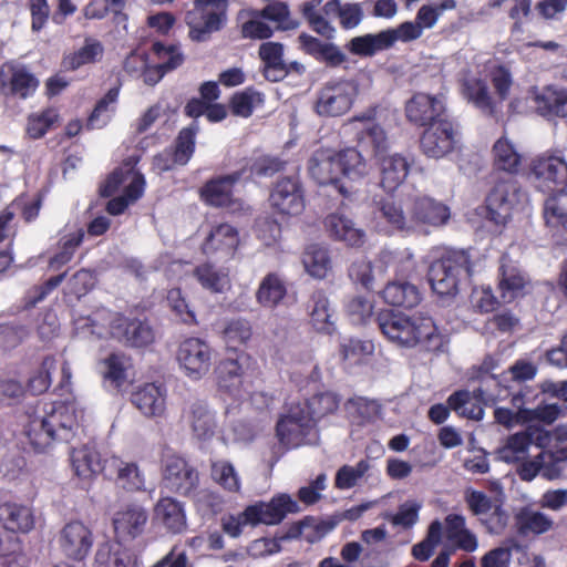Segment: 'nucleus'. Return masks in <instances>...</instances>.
Returning a JSON list of instances; mask_svg holds the SVG:
<instances>
[{"mask_svg":"<svg viewBox=\"0 0 567 567\" xmlns=\"http://www.w3.org/2000/svg\"><path fill=\"white\" fill-rule=\"evenodd\" d=\"M532 175L542 192L554 193L544 204L546 227L556 245H567V159L561 152L533 161Z\"/></svg>","mask_w":567,"mask_h":567,"instance_id":"1","label":"nucleus"},{"mask_svg":"<svg viewBox=\"0 0 567 567\" xmlns=\"http://www.w3.org/2000/svg\"><path fill=\"white\" fill-rule=\"evenodd\" d=\"M23 427L30 445L42 452L55 441L69 442L79 424L73 404L50 402L28 411Z\"/></svg>","mask_w":567,"mask_h":567,"instance_id":"2","label":"nucleus"},{"mask_svg":"<svg viewBox=\"0 0 567 567\" xmlns=\"http://www.w3.org/2000/svg\"><path fill=\"white\" fill-rule=\"evenodd\" d=\"M74 331L84 339H100L110 334L130 347H145L154 341L152 327L143 320L112 313L102 308L90 316L74 318Z\"/></svg>","mask_w":567,"mask_h":567,"instance_id":"3","label":"nucleus"},{"mask_svg":"<svg viewBox=\"0 0 567 567\" xmlns=\"http://www.w3.org/2000/svg\"><path fill=\"white\" fill-rule=\"evenodd\" d=\"M382 334L393 344L401 348H413L424 344L427 349H436L442 339L431 317L422 315L409 316L400 311H383L377 317Z\"/></svg>","mask_w":567,"mask_h":567,"instance_id":"4","label":"nucleus"},{"mask_svg":"<svg viewBox=\"0 0 567 567\" xmlns=\"http://www.w3.org/2000/svg\"><path fill=\"white\" fill-rule=\"evenodd\" d=\"M472 267L465 250H447L434 260L427 271V280L432 290L441 296H455L462 277H470Z\"/></svg>","mask_w":567,"mask_h":567,"instance_id":"5","label":"nucleus"},{"mask_svg":"<svg viewBox=\"0 0 567 567\" xmlns=\"http://www.w3.org/2000/svg\"><path fill=\"white\" fill-rule=\"evenodd\" d=\"M360 93V84L351 78H337L327 81L316 92L313 111L320 117H340L354 105Z\"/></svg>","mask_w":567,"mask_h":567,"instance_id":"6","label":"nucleus"},{"mask_svg":"<svg viewBox=\"0 0 567 567\" xmlns=\"http://www.w3.org/2000/svg\"><path fill=\"white\" fill-rule=\"evenodd\" d=\"M276 432L280 443L288 449L316 445L320 440L317 425L300 403L290 406L278 420Z\"/></svg>","mask_w":567,"mask_h":567,"instance_id":"7","label":"nucleus"},{"mask_svg":"<svg viewBox=\"0 0 567 567\" xmlns=\"http://www.w3.org/2000/svg\"><path fill=\"white\" fill-rule=\"evenodd\" d=\"M527 200L517 181L509 178L498 182L486 198L485 218L496 226H505L512 213Z\"/></svg>","mask_w":567,"mask_h":567,"instance_id":"8","label":"nucleus"},{"mask_svg":"<svg viewBox=\"0 0 567 567\" xmlns=\"http://www.w3.org/2000/svg\"><path fill=\"white\" fill-rule=\"evenodd\" d=\"M248 361L245 352H236L235 357H226L215 369L217 390L220 394L240 400L248 393Z\"/></svg>","mask_w":567,"mask_h":567,"instance_id":"9","label":"nucleus"},{"mask_svg":"<svg viewBox=\"0 0 567 567\" xmlns=\"http://www.w3.org/2000/svg\"><path fill=\"white\" fill-rule=\"evenodd\" d=\"M277 30H293L299 23L290 17L288 6L282 2L268 4L259 14L246 21L241 27L244 38L264 40Z\"/></svg>","mask_w":567,"mask_h":567,"instance_id":"10","label":"nucleus"},{"mask_svg":"<svg viewBox=\"0 0 567 567\" xmlns=\"http://www.w3.org/2000/svg\"><path fill=\"white\" fill-rule=\"evenodd\" d=\"M461 133L457 123L445 116L434 121L421 136V150L430 158H442L460 144Z\"/></svg>","mask_w":567,"mask_h":567,"instance_id":"11","label":"nucleus"},{"mask_svg":"<svg viewBox=\"0 0 567 567\" xmlns=\"http://www.w3.org/2000/svg\"><path fill=\"white\" fill-rule=\"evenodd\" d=\"M225 20V0H195L193 9L185 14L189 37L204 41L207 35L221 28Z\"/></svg>","mask_w":567,"mask_h":567,"instance_id":"12","label":"nucleus"},{"mask_svg":"<svg viewBox=\"0 0 567 567\" xmlns=\"http://www.w3.org/2000/svg\"><path fill=\"white\" fill-rule=\"evenodd\" d=\"M163 483L166 488L182 496H209L208 491L196 493L199 484L197 470L185 458L172 455L164 460Z\"/></svg>","mask_w":567,"mask_h":567,"instance_id":"13","label":"nucleus"},{"mask_svg":"<svg viewBox=\"0 0 567 567\" xmlns=\"http://www.w3.org/2000/svg\"><path fill=\"white\" fill-rule=\"evenodd\" d=\"M373 218L378 231L385 234H413L410 203L404 206L401 202L381 198L374 202Z\"/></svg>","mask_w":567,"mask_h":567,"instance_id":"14","label":"nucleus"},{"mask_svg":"<svg viewBox=\"0 0 567 567\" xmlns=\"http://www.w3.org/2000/svg\"><path fill=\"white\" fill-rule=\"evenodd\" d=\"M494 385H501V380L496 375H491L483 380V384L474 391L460 390L450 395L447 404L458 415L480 421L484 416L483 405L495 404L497 401H488L481 392H495Z\"/></svg>","mask_w":567,"mask_h":567,"instance_id":"15","label":"nucleus"},{"mask_svg":"<svg viewBox=\"0 0 567 567\" xmlns=\"http://www.w3.org/2000/svg\"><path fill=\"white\" fill-rule=\"evenodd\" d=\"M298 503L288 494L275 496L270 502H256L245 508L241 517L245 524H279L288 513H297Z\"/></svg>","mask_w":567,"mask_h":567,"instance_id":"16","label":"nucleus"},{"mask_svg":"<svg viewBox=\"0 0 567 567\" xmlns=\"http://www.w3.org/2000/svg\"><path fill=\"white\" fill-rule=\"evenodd\" d=\"M213 350L200 338H187L178 347L177 360L184 373L192 380H200L212 365Z\"/></svg>","mask_w":567,"mask_h":567,"instance_id":"17","label":"nucleus"},{"mask_svg":"<svg viewBox=\"0 0 567 567\" xmlns=\"http://www.w3.org/2000/svg\"><path fill=\"white\" fill-rule=\"evenodd\" d=\"M39 87V80L29 68L17 61H8L0 68V89L6 96L25 100Z\"/></svg>","mask_w":567,"mask_h":567,"instance_id":"18","label":"nucleus"},{"mask_svg":"<svg viewBox=\"0 0 567 567\" xmlns=\"http://www.w3.org/2000/svg\"><path fill=\"white\" fill-rule=\"evenodd\" d=\"M501 380V385H494L495 392H481L488 401H505L509 399L511 405L514 410L518 411L522 421L533 409L529 405L534 404L538 398V391L526 384H507L508 379L505 374L496 375Z\"/></svg>","mask_w":567,"mask_h":567,"instance_id":"19","label":"nucleus"},{"mask_svg":"<svg viewBox=\"0 0 567 567\" xmlns=\"http://www.w3.org/2000/svg\"><path fill=\"white\" fill-rule=\"evenodd\" d=\"M182 421L189 427L193 436L203 442L209 441L217 429L216 412L200 399L186 403L182 412Z\"/></svg>","mask_w":567,"mask_h":567,"instance_id":"20","label":"nucleus"},{"mask_svg":"<svg viewBox=\"0 0 567 567\" xmlns=\"http://www.w3.org/2000/svg\"><path fill=\"white\" fill-rule=\"evenodd\" d=\"M543 439H547V433L535 427H528L525 431L514 433L496 449V460L507 464L525 461L530 445L542 446Z\"/></svg>","mask_w":567,"mask_h":567,"instance_id":"21","label":"nucleus"},{"mask_svg":"<svg viewBox=\"0 0 567 567\" xmlns=\"http://www.w3.org/2000/svg\"><path fill=\"white\" fill-rule=\"evenodd\" d=\"M58 544L68 558L82 560L92 549L93 534L82 522L72 520L60 530Z\"/></svg>","mask_w":567,"mask_h":567,"instance_id":"22","label":"nucleus"},{"mask_svg":"<svg viewBox=\"0 0 567 567\" xmlns=\"http://www.w3.org/2000/svg\"><path fill=\"white\" fill-rule=\"evenodd\" d=\"M308 172L319 185H333L344 197L352 193L340 178L337 155L331 150L315 151L308 161Z\"/></svg>","mask_w":567,"mask_h":567,"instance_id":"23","label":"nucleus"},{"mask_svg":"<svg viewBox=\"0 0 567 567\" xmlns=\"http://www.w3.org/2000/svg\"><path fill=\"white\" fill-rule=\"evenodd\" d=\"M445 111L443 95L416 93L405 104L408 120L419 126L431 125L434 121L447 116Z\"/></svg>","mask_w":567,"mask_h":567,"instance_id":"24","label":"nucleus"},{"mask_svg":"<svg viewBox=\"0 0 567 567\" xmlns=\"http://www.w3.org/2000/svg\"><path fill=\"white\" fill-rule=\"evenodd\" d=\"M413 233L422 226L442 227L451 217L447 205L429 196L415 197L410 203Z\"/></svg>","mask_w":567,"mask_h":567,"instance_id":"25","label":"nucleus"},{"mask_svg":"<svg viewBox=\"0 0 567 567\" xmlns=\"http://www.w3.org/2000/svg\"><path fill=\"white\" fill-rule=\"evenodd\" d=\"M270 203L281 214H300L305 208V199L299 179L286 177L278 181L270 194Z\"/></svg>","mask_w":567,"mask_h":567,"instance_id":"26","label":"nucleus"},{"mask_svg":"<svg viewBox=\"0 0 567 567\" xmlns=\"http://www.w3.org/2000/svg\"><path fill=\"white\" fill-rule=\"evenodd\" d=\"M246 168L237 169L230 174L209 179L200 189L205 203L215 207H229L234 205L233 188L244 179Z\"/></svg>","mask_w":567,"mask_h":567,"instance_id":"27","label":"nucleus"},{"mask_svg":"<svg viewBox=\"0 0 567 567\" xmlns=\"http://www.w3.org/2000/svg\"><path fill=\"white\" fill-rule=\"evenodd\" d=\"M239 244L237 229L229 224L214 226L202 245L206 256L228 259L234 256Z\"/></svg>","mask_w":567,"mask_h":567,"instance_id":"28","label":"nucleus"},{"mask_svg":"<svg viewBox=\"0 0 567 567\" xmlns=\"http://www.w3.org/2000/svg\"><path fill=\"white\" fill-rule=\"evenodd\" d=\"M104 476L115 478L117 484L127 492L143 491L145 477L136 463L124 462L117 456L104 460Z\"/></svg>","mask_w":567,"mask_h":567,"instance_id":"29","label":"nucleus"},{"mask_svg":"<svg viewBox=\"0 0 567 567\" xmlns=\"http://www.w3.org/2000/svg\"><path fill=\"white\" fill-rule=\"evenodd\" d=\"M324 229L329 237L342 241L351 247H360L364 244L365 233L346 214L336 212L329 214L323 220Z\"/></svg>","mask_w":567,"mask_h":567,"instance_id":"30","label":"nucleus"},{"mask_svg":"<svg viewBox=\"0 0 567 567\" xmlns=\"http://www.w3.org/2000/svg\"><path fill=\"white\" fill-rule=\"evenodd\" d=\"M155 520L171 534H182L187 529V516L183 502L171 497H161L154 507Z\"/></svg>","mask_w":567,"mask_h":567,"instance_id":"31","label":"nucleus"},{"mask_svg":"<svg viewBox=\"0 0 567 567\" xmlns=\"http://www.w3.org/2000/svg\"><path fill=\"white\" fill-rule=\"evenodd\" d=\"M167 391L163 384L145 383L133 393L131 401L146 417L162 416L166 410Z\"/></svg>","mask_w":567,"mask_h":567,"instance_id":"32","label":"nucleus"},{"mask_svg":"<svg viewBox=\"0 0 567 567\" xmlns=\"http://www.w3.org/2000/svg\"><path fill=\"white\" fill-rule=\"evenodd\" d=\"M147 520L148 513L142 505L128 504L114 515L115 534L123 539H133L144 532Z\"/></svg>","mask_w":567,"mask_h":567,"instance_id":"33","label":"nucleus"},{"mask_svg":"<svg viewBox=\"0 0 567 567\" xmlns=\"http://www.w3.org/2000/svg\"><path fill=\"white\" fill-rule=\"evenodd\" d=\"M444 535L451 545V550L473 553L478 547L476 535L466 526V519L461 514H449L444 519Z\"/></svg>","mask_w":567,"mask_h":567,"instance_id":"34","label":"nucleus"},{"mask_svg":"<svg viewBox=\"0 0 567 567\" xmlns=\"http://www.w3.org/2000/svg\"><path fill=\"white\" fill-rule=\"evenodd\" d=\"M536 111L539 115L553 117H567V92L551 86L534 87L530 91Z\"/></svg>","mask_w":567,"mask_h":567,"instance_id":"35","label":"nucleus"},{"mask_svg":"<svg viewBox=\"0 0 567 567\" xmlns=\"http://www.w3.org/2000/svg\"><path fill=\"white\" fill-rule=\"evenodd\" d=\"M381 171V187L388 192H394L405 181L410 164L408 159L399 154H385L377 159Z\"/></svg>","mask_w":567,"mask_h":567,"instance_id":"36","label":"nucleus"},{"mask_svg":"<svg viewBox=\"0 0 567 567\" xmlns=\"http://www.w3.org/2000/svg\"><path fill=\"white\" fill-rule=\"evenodd\" d=\"M0 522L12 533H29L34 527L33 509L25 504L4 502L0 504Z\"/></svg>","mask_w":567,"mask_h":567,"instance_id":"37","label":"nucleus"},{"mask_svg":"<svg viewBox=\"0 0 567 567\" xmlns=\"http://www.w3.org/2000/svg\"><path fill=\"white\" fill-rule=\"evenodd\" d=\"M70 458L74 474L80 478L90 480L100 473L104 475V461L94 445L84 444L72 449Z\"/></svg>","mask_w":567,"mask_h":567,"instance_id":"38","label":"nucleus"},{"mask_svg":"<svg viewBox=\"0 0 567 567\" xmlns=\"http://www.w3.org/2000/svg\"><path fill=\"white\" fill-rule=\"evenodd\" d=\"M499 271L501 297L504 302H511L523 295L527 278L507 255L501 258Z\"/></svg>","mask_w":567,"mask_h":567,"instance_id":"39","label":"nucleus"},{"mask_svg":"<svg viewBox=\"0 0 567 567\" xmlns=\"http://www.w3.org/2000/svg\"><path fill=\"white\" fill-rule=\"evenodd\" d=\"M308 310L311 324L317 331L326 334H332L336 331L334 311L324 291H313L308 303Z\"/></svg>","mask_w":567,"mask_h":567,"instance_id":"40","label":"nucleus"},{"mask_svg":"<svg viewBox=\"0 0 567 567\" xmlns=\"http://www.w3.org/2000/svg\"><path fill=\"white\" fill-rule=\"evenodd\" d=\"M515 527L519 535H542L550 530L554 520L547 514L534 509L532 506L520 507L514 516Z\"/></svg>","mask_w":567,"mask_h":567,"instance_id":"41","label":"nucleus"},{"mask_svg":"<svg viewBox=\"0 0 567 567\" xmlns=\"http://www.w3.org/2000/svg\"><path fill=\"white\" fill-rule=\"evenodd\" d=\"M259 55L265 63L264 75L268 81L278 82L287 76L288 68L284 61L281 43L264 42L259 48Z\"/></svg>","mask_w":567,"mask_h":567,"instance_id":"42","label":"nucleus"},{"mask_svg":"<svg viewBox=\"0 0 567 567\" xmlns=\"http://www.w3.org/2000/svg\"><path fill=\"white\" fill-rule=\"evenodd\" d=\"M393 47V38L385 30L352 38L346 45L348 51L359 56H373Z\"/></svg>","mask_w":567,"mask_h":567,"instance_id":"43","label":"nucleus"},{"mask_svg":"<svg viewBox=\"0 0 567 567\" xmlns=\"http://www.w3.org/2000/svg\"><path fill=\"white\" fill-rule=\"evenodd\" d=\"M383 300L393 307L413 308L421 301L419 288L404 280L389 282L382 290Z\"/></svg>","mask_w":567,"mask_h":567,"instance_id":"44","label":"nucleus"},{"mask_svg":"<svg viewBox=\"0 0 567 567\" xmlns=\"http://www.w3.org/2000/svg\"><path fill=\"white\" fill-rule=\"evenodd\" d=\"M287 287L284 279L276 272L266 275L256 291L257 302L266 309H275L285 299Z\"/></svg>","mask_w":567,"mask_h":567,"instance_id":"45","label":"nucleus"},{"mask_svg":"<svg viewBox=\"0 0 567 567\" xmlns=\"http://www.w3.org/2000/svg\"><path fill=\"white\" fill-rule=\"evenodd\" d=\"M340 178L344 177L350 181H360L369 173V166L355 147H347L336 153Z\"/></svg>","mask_w":567,"mask_h":567,"instance_id":"46","label":"nucleus"},{"mask_svg":"<svg viewBox=\"0 0 567 567\" xmlns=\"http://www.w3.org/2000/svg\"><path fill=\"white\" fill-rule=\"evenodd\" d=\"M328 18H338L340 25L346 30L357 28L363 20V8L360 3H342L340 0H329L322 7Z\"/></svg>","mask_w":567,"mask_h":567,"instance_id":"47","label":"nucleus"},{"mask_svg":"<svg viewBox=\"0 0 567 567\" xmlns=\"http://www.w3.org/2000/svg\"><path fill=\"white\" fill-rule=\"evenodd\" d=\"M355 128V138L362 150L371 152L375 159L388 154L390 147L389 138L380 124Z\"/></svg>","mask_w":567,"mask_h":567,"instance_id":"48","label":"nucleus"},{"mask_svg":"<svg viewBox=\"0 0 567 567\" xmlns=\"http://www.w3.org/2000/svg\"><path fill=\"white\" fill-rule=\"evenodd\" d=\"M96 567H136L133 554L120 544L103 543L95 554Z\"/></svg>","mask_w":567,"mask_h":567,"instance_id":"49","label":"nucleus"},{"mask_svg":"<svg viewBox=\"0 0 567 567\" xmlns=\"http://www.w3.org/2000/svg\"><path fill=\"white\" fill-rule=\"evenodd\" d=\"M493 164L498 171L509 174L518 172L522 164V155L516 146L507 137L498 138L493 146Z\"/></svg>","mask_w":567,"mask_h":567,"instance_id":"50","label":"nucleus"},{"mask_svg":"<svg viewBox=\"0 0 567 567\" xmlns=\"http://www.w3.org/2000/svg\"><path fill=\"white\" fill-rule=\"evenodd\" d=\"M103 53L104 48L99 40L86 38L83 47L63 58L62 65L68 71H75L85 64L97 62Z\"/></svg>","mask_w":567,"mask_h":567,"instance_id":"51","label":"nucleus"},{"mask_svg":"<svg viewBox=\"0 0 567 567\" xmlns=\"http://www.w3.org/2000/svg\"><path fill=\"white\" fill-rule=\"evenodd\" d=\"M85 236L84 229L78 227L74 231L64 234L59 240V250L49 259V267L59 270L70 262L82 244Z\"/></svg>","mask_w":567,"mask_h":567,"instance_id":"52","label":"nucleus"},{"mask_svg":"<svg viewBox=\"0 0 567 567\" xmlns=\"http://www.w3.org/2000/svg\"><path fill=\"white\" fill-rule=\"evenodd\" d=\"M302 262L307 272L317 279L326 278L331 270V259L328 249L317 244L307 247Z\"/></svg>","mask_w":567,"mask_h":567,"instance_id":"53","label":"nucleus"},{"mask_svg":"<svg viewBox=\"0 0 567 567\" xmlns=\"http://www.w3.org/2000/svg\"><path fill=\"white\" fill-rule=\"evenodd\" d=\"M464 97L484 113L494 111L492 97L486 82L476 78H466L462 84Z\"/></svg>","mask_w":567,"mask_h":567,"instance_id":"54","label":"nucleus"},{"mask_svg":"<svg viewBox=\"0 0 567 567\" xmlns=\"http://www.w3.org/2000/svg\"><path fill=\"white\" fill-rule=\"evenodd\" d=\"M340 404L339 396L333 392H322L311 396L302 405L315 424L322 417L334 413Z\"/></svg>","mask_w":567,"mask_h":567,"instance_id":"55","label":"nucleus"},{"mask_svg":"<svg viewBox=\"0 0 567 567\" xmlns=\"http://www.w3.org/2000/svg\"><path fill=\"white\" fill-rule=\"evenodd\" d=\"M118 93V87H112L96 103L94 110L92 111L86 122V127L89 130L102 128L110 122L115 110L114 105L117 101Z\"/></svg>","mask_w":567,"mask_h":567,"instance_id":"56","label":"nucleus"},{"mask_svg":"<svg viewBox=\"0 0 567 567\" xmlns=\"http://www.w3.org/2000/svg\"><path fill=\"white\" fill-rule=\"evenodd\" d=\"M194 277L204 289L223 292L229 286L228 274L212 264H203L195 268Z\"/></svg>","mask_w":567,"mask_h":567,"instance_id":"57","label":"nucleus"},{"mask_svg":"<svg viewBox=\"0 0 567 567\" xmlns=\"http://www.w3.org/2000/svg\"><path fill=\"white\" fill-rule=\"evenodd\" d=\"M198 130V123L193 121L187 127H184L178 133V136L175 141V146L171 148L175 155L177 165L184 166L192 158L195 152V140Z\"/></svg>","mask_w":567,"mask_h":567,"instance_id":"58","label":"nucleus"},{"mask_svg":"<svg viewBox=\"0 0 567 567\" xmlns=\"http://www.w3.org/2000/svg\"><path fill=\"white\" fill-rule=\"evenodd\" d=\"M379 260L385 267H391L400 276H409L415 269V260L409 248L403 249H383L379 255Z\"/></svg>","mask_w":567,"mask_h":567,"instance_id":"59","label":"nucleus"},{"mask_svg":"<svg viewBox=\"0 0 567 567\" xmlns=\"http://www.w3.org/2000/svg\"><path fill=\"white\" fill-rule=\"evenodd\" d=\"M212 478L227 492L237 493L240 491L239 474L234 465L226 460L212 463Z\"/></svg>","mask_w":567,"mask_h":567,"instance_id":"60","label":"nucleus"},{"mask_svg":"<svg viewBox=\"0 0 567 567\" xmlns=\"http://www.w3.org/2000/svg\"><path fill=\"white\" fill-rule=\"evenodd\" d=\"M553 454L549 452L542 451L534 460L519 462L518 475L523 481L530 482L538 474L543 477L553 480L556 475L549 467L545 466L546 461H551Z\"/></svg>","mask_w":567,"mask_h":567,"instance_id":"61","label":"nucleus"},{"mask_svg":"<svg viewBox=\"0 0 567 567\" xmlns=\"http://www.w3.org/2000/svg\"><path fill=\"white\" fill-rule=\"evenodd\" d=\"M443 536V524L440 520H433L427 529L426 537L412 547V555L420 561L427 560L436 546L441 543Z\"/></svg>","mask_w":567,"mask_h":567,"instance_id":"62","label":"nucleus"},{"mask_svg":"<svg viewBox=\"0 0 567 567\" xmlns=\"http://www.w3.org/2000/svg\"><path fill=\"white\" fill-rule=\"evenodd\" d=\"M264 101L260 92L248 87L233 96L230 106L235 115L249 117L256 107L264 104Z\"/></svg>","mask_w":567,"mask_h":567,"instance_id":"63","label":"nucleus"},{"mask_svg":"<svg viewBox=\"0 0 567 567\" xmlns=\"http://www.w3.org/2000/svg\"><path fill=\"white\" fill-rule=\"evenodd\" d=\"M252 334L249 321L245 319H235L227 323L223 331V339L228 350H236L237 347L245 344Z\"/></svg>","mask_w":567,"mask_h":567,"instance_id":"64","label":"nucleus"}]
</instances>
